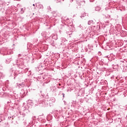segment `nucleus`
Listing matches in <instances>:
<instances>
[{"label":"nucleus","instance_id":"f257e3e1","mask_svg":"<svg viewBox=\"0 0 127 127\" xmlns=\"http://www.w3.org/2000/svg\"><path fill=\"white\" fill-rule=\"evenodd\" d=\"M63 97H64V93H63Z\"/></svg>","mask_w":127,"mask_h":127},{"label":"nucleus","instance_id":"f03ea898","mask_svg":"<svg viewBox=\"0 0 127 127\" xmlns=\"http://www.w3.org/2000/svg\"><path fill=\"white\" fill-rule=\"evenodd\" d=\"M33 5L34 6L35 5L34 4H33Z\"/></svg>","mask_w":127,"mask_h":127},{"label":"nucleus","instance_id":"7ed1b4c3","mask_svg":"<svg viewBox=\"0 0 127 127\" xmlns=\"http://www.w3.org/2000/svg\"><path fill=\"white\" fill-rule=\"evenodd\" d=\"M60 85H61V84H59V85H60Z\"/></svg>","mask_w":127,"mask_h":127}]
</instances>
